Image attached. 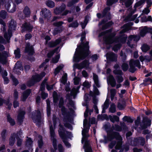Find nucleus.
Listing matches in <instances>:
<instances>
[{
    "label": "nucleus",
    "instance_id": "f257e3e1",
    "mask_svg": "<svg viewBox=\"0 0 152 152\" xmlns=\"http://www.w3.org/2000/svg\"><path fill=\"white\" fill-rule=\"evenodd\" d=\"M114 139L118 140L115 148L116 150H118L123 145L122 138L119 132L114 131L107 132V137H105L104 138L105 143H107L108 141H111Z\"/></svg>",
    "mask_w": 152,
    "mask_h": 152
},
{
    "label": "nucleus",
    "instance_id": "f03ea898",
    "mask_svg": "<svg viewBox=\"0 0 152 152\" xmlns=\"http://www.w3.org/2000/svg\"><path fill=\"white\" fill-rule=\"evenodd\" d=\"M141 118L140 116H138L137 119L134 121L135 125L136 127L135 129L139 126L140 127H138L137 129V131L139 132L142 130L147 129L150 127L151 124V120L147 116H144L143 117L142 121H141Z\"/></svg>",
    "mask_w": 152,
    "mask_h": 152
},
{
    "label": "nucleus",
    "instance_id": "7ed1b4c3",
    "mask_svg": "<svg viewBox=\"0 0 152 152\" xmlns=\"http://www.w3.org/2000/svg\"><path fill=\"white\" fill-rule=\"evenodd\" d=\"M59 129L58 130V133L60 137L62 139L63 142L65 145L68 148H70L71 146L70 144L67 140V137L66 132L68 136H70L71 135V133L68 131H66L65 128L60 123L58 125Z\"/></svg>",
    "mask_w": 152,
    "mask_h": 152
},
{
    "label": "nucleus",
    "instance_id": "20e7f679",
    "mask_svg": "<svg viewBox=\"0 0 152 152\" xmlns=\"http://www.w3.org/2000/svg\"><path fill=\"white\" fill-rule=\"evenodd\" d=\"M64 98L61 97L60 98L58 104V107L61 108L62 115L64 117V120H67L71 122L72 120L71 115L70 112L68 111L67 108L64 106Z\"/></svg>",
    "mask_w": 152,
    "mask_h": 152
},
{
    "label": "nucleus",
    "instance_id": "39448f33",
    "mask_svg": "<svg viewBox=\"0 0 152 152\" xmlns=\"http://www.w3.org/2000/svg\"><path fill=\"white\" fill-rule=\"evenodd\" d=\"M31 118L33 122L36 124L39 127L41 126L42 115L40 111L39 110H35L31 113Z\"/></svg>",
    "mask_w": 152,
    "mask_h": 152
},
{
    "label": "nucleus",
    "instance_id": "423d86ee",
    "mask_svg": "<svg viewBox=\"0 0 152 152\" xmlns=\"http://www.w3.org/2000/svg\"><path fill=\"white\" fill-rule=\"evenodd\" d=\"M50 140L52 141V145L54 149H51L50 152H56L58 148L57 145V140L56 139V136L54 129L52 125L50 127Z\"/></svg>",
    "mask_w": 152,
    "mask_h": 152
},
{
    "label": "nucleus",
    "instance_id": "0eeeda50",
    "mask_svg": "<svg viewBox=\"0 0 152 152\" xmlns=\"http://www.w3.org/2000/svg\"><path fill=\"white\" fill-rule=\"evenodd\" d=\"M89 43L87 42L85 43H83V51L80 52V59L81 60H83L87 57L89 55Z\"/></svg>",
    "mask_w": 152,
    "mask_h": 152
},
{
    "label": "nucleus",
    "instance_id": "6e6552de",
    "mask_svg": "<svg viewBox=\"0 0 152 152\" xmlns=\"http://www.w3.org/2000/svg\"><path fill=\"white\" fill-rule=\"evenodd\" d=\"M26 114V113L25 110H19L17 116V120L18 123L20 126L23 123Z\"/></svg>",
    "mask_w": 152,
    "mask_h": 152
},
{
    "label": "nucleus",
    "instance_id": "1a4fd4ad",
    "mask_svg": "<svg viewBox=\"0 0 152 152\" xmlns=\"http://www.w3.org/2000/svg\"><path fill=\"white\" fill-rule=\"evenodd\" d=\"M17 22L14 20L12 19L8 22V32L9 35L12 34V31L15 30L17 27Z\"/></svg>",
    "mask_w": 152,
    "mask_h": 152
},
{
    "label": "nucleus",
    "instance_id": "9d476101",
    "mask_svg": "<svg viewBox=\"0 0 152 152\" xmlns=\"http://www.w3.org/2000/svg\"><path fill=\"white\" fill-rule=\"evenodd\" d=\"M33 28V26L30 23L26 22L24 23L21 27L22 32L27 31L29 33L32 31Z\"/></svg>",
    "mask_w": 152,
    "mask_h": 152
},
{
    "label": "nucleus",
    "instance_id": "9b49d317",
    "mask_svg": "<svg viewBox=\"0 0 152 152\" xmlns=\"http://www.w3.org/2000/svg\"><path fill=\"white\" fill-rule=\"evenodd\" d=\"M24 51L25 53H28L30 56H32L35 53L34 48L33 46L31 45L29 42L26 44Z\"/></svg>",
    "mask_w": 152,
    "mask_h": 152
},
{
    "label": "nucleus",
    "instance_id": "f8f14e48",
    "mask_svg": "<svg viewBox=\"0 0 152 152\" xmlns=\"http://www.w3.org/2000/svg\"><path fill=\"white\" fill-rule=\"evenodd\" d=\"M8 56V54L7 51H4L1 53H0V62L3 65L6 64L7 59Z\"/></svg>",
    "mask_w": 152,
    "mask_h": 152
},
{
    "label": "nucleus",
    "instance_id": "ddd939ff",
    "mask_svg": "<svg viewBox=\"0 0 152 152\" xmlns=\"http://www.w3.org/2000/svg\"><path fill=\"white\" fill-rule=\"evenodd\" d=\"M46 75L44 72H41L40 74H37L32 76L31 78L36 83L39 82Z\"/></svg>",
    "mask_w": 152,
    "mask_h": 152
},
{
    "label": "nucleus",
    "instance_id": "4468645a",
    "mask_svg": "<svg viewBox=\"0 0 152 152\" xmlns=\"http://www.w3.org/2000/svg\"><path fill=\"white\" fill-rule=\"evenodd\" d=\"M23 13L24 15V16H22L20 17L21 19H23L26 18H29L30 17L31 15V12L30 8L27 6L25 7L23 10Z\"/></svg>",
    "mask_w": 152,
    "mask_h": 152
},
{
    "label": "nucleus",
    "instance_id": "2eb2a0df",
    "mask_svg": "<svg viewBox=\"0 0 152 152\" xmlns=\"http://www.w3.org/2000/svg\"><path fill=\"white\" fill-rule=\"evenodd\" d=\"M61 41V38H59L56 39L55 41L51 40L49 42L47 45L50 48H53L56 47L57 45L59 44Z\"/></svg>",
    "mask_w": 152,
    "mask_h": 152
},
{
    "label": "nucleus",
    "instance_id": "dca6fc26",
    "mask_svg": "<svg viewBox=\"0 0 152 152\" xmlns=\"http://www.w3.org/2000/svg\"><path fill=\"white\" fill-rule=\"evenodd\" d=\"M117 56L113 52L108 54L107 56V59L110 62H116L117 61Z\"/></svg>",
    "mask_w": 152,
    "mask_h": 152
},
{
    "label": "nucleus",
    "instance_id": "f3484780",
    "mask_svg": "<svg viewBox=\"0 0 152 152\" xmlns=\"http://www.w3.org/2000/svg\"><path fill=\"white\" fill-rule=\"evenodd\" d=\"M83 148L85 152H93L92 147L88 140H86L83 145Z\"/></svg>",
    "mask_w": 152,
    "mask_h": 152
},
{
    "label": "nucleus",
    "instance_id": "a211bd4d",
    "mask_svg": "<svg viewBox=\"0 0 152 152\" xmlns=\"http://www.w3.org/2000/svg\"><path fill=\"white\" fill-rule=\"evenodd\" d=\"M31 92V90L30 89H27L23 91L21 98V101L23 102H25Z\"/></svg>",
    "mask_w": 152,
    "mask_h": 152
},
{
    "label": "nucleus",
    "instance_id": "6ab92c4d",
    "mask_svg": "<svg viewBox=\"0 0 152 152\" xmlns=\"http://www.w3.org/2000/svg\"><path fill=\"white\" fill-rule=\"evenodd\" d=\"M40 14L45 18H49L51 15L50 11L46 8L42 9Z\"/></svg>",
    "mask_w": 152,
    "mask_h": 152
},
{
    "label": "nucleus",
    "instance_id": "aec40b11",
    "mask_svg": "<svg viewBox=\"0 0 152 152\" xmlns=\"http://www.w3.org/2000/svg\"><path fill=\"white\" fill-rule=\"evenodd\" d=\"M27 138L25 142V146L27 147L28 149V151H31L33 150L32 149V143L33 141L32 140L31 138V137H27Z\"/></svg>",
    "mask_w": 152,
    "mask_h": 152
},
{
    "label": "nucleus",
    "instance_id": "412c9836",
    "mask_svg": "<svg viewBox=\"0 0 152 152\" xmlns=\"http://www.w3.org/2000/svg\"><path fill=\"white\" fill-rule=\"evenodd\" d=\"M129 65H130L135 67H137L139 69L141 68L140 63L138 60H131L129 63Z\"/></svg>",
    "mask_w": 152,
    "mask_h": 152
},
{
    "label": "nucleus",
    "instance_id": "4be33fe9",
    "mask_svg": "<svg viewBox=\"0 0 152 152\" xmlns=\"http://www.w3.org/2000/svg\"><path fill=\"white\" fill-rule=\"evenodd\" d=\"M65 9V6H61L58 7H56L54 10V12L56 15L61 14Z\"/></svg>",
    "mask_w": 152,
    "mask_h": 152
},
{
    "label": "nucleus",
    "instance_id": "5701e85b",
    "mask_svg": "<svg viewBox=\"0 0 152 152\" xmlns=\"http://www.w3.org/2000/svg\"><path fill=\"white\" fill-rule=\"evenodd\" d=\"M17 136L15 133H14L13 134H11L9 139V145L12 146H13L15 142V138Z\"/></svg>",
    "mask_w": 152,
    "mask_h": 152
},
{
    "label": "nucleus",
    "instance_id": "b1692460",
    "mask_svg": "<svg viewBox=\"0 0 152 152\" xmlns=\"http://www.w3.org/2000/svg\"><path fill=\"white\" fill-rule=\"evenodd\" d=\"M7 121L8 122L11 126H13L15 124L14 119L12 118L9 113H8L7 115Z\"/></svg>",
    "mask_w": 152,
    "mask_h": 152
},
{
    "label": "nucleus",
    "instance_id": "393cba45",
    "mask_svg": "<svg viewBox=\"0 0 152 152\" xmlns=\"http://www.w3.org/2000/svg\"><path fill=\"white\" fill-rule=\"evenodd\" d=\"M80 58V52H75L73 57L74 61L76 63L79 62L80 60H81Z\"/></svg>",
    "mask_w": 152,
    "mask_h": 152
},
{
    "label": "nucleus",
    "instance_id": "a878e982",
    "mask_svg": "<svg viewBox=\"0 0 152 152\" xmlns=\"http://www.w3.org/2000/svg\"><path fill=\"white\" fill-rule=\"evenodd\" d=\"M151 28H147L145 26L144 28L141 30L140 32V36L142 37H144L147 33L148 30H150Z\"/></svg>",
    "mask_w": 152,
    "mask_h": 152
},
{
    "label": "nucleus",
    "instance_id": "bb28decb",
    "mask_svg": "<svg viewBox=\"0 0 152 152\" xmlns=\"http://www.w3.org/2000/svg\"><path fill=\"white\" fill-rule=\"evenodd\" d=\"M107 21V19H104L101 20L100 22L99 23V25L103 24V25L102 26L101 28L102 30H104L105 29L108 28L105 24V23Z\"/></svg>",
    "mask_w": 152,
    "mask_h": 152
},
{
    "label": "nucleus",
    "instance_id": "cd10ccee",
    "mask_svg": "<svg viewBox=\"0 0 152 152\" xmlns=\"http://www.w3.org/2000/svg\"><path fill=\"white\" fill-rule=\"evenodd\" d=\"M108 118L109 119L110 121L113 123H114L115 121L118 122L119 120V117L115 115H113V116L111 115H109Z\"/></svg>",
    "mask_w": 152,
    "mask_h": 152
},
{
    "label": "nucleus",
    "instance_id": "c85d7f7f",
    "mask_svg": "<svg viewBox=\"0 0 152 152\" xmlns=\"http://www.w3.org/2000/svg\"><path fill=\"white\" fill-rule=\"evenodd\" d=\"M86 106V110L84 113V117L86 118L88 116V113L89 112V113L90 115H91V112H93V110H90L88 108V105L87 104H86L85 105Z\"/></svg>",
    "mask_w": 152,
    "mask_h": 152
},
{
    "label": "nucleus",
    "instance_id": "c756f323",
    "mask_svg": "<svg viewBox=\"0 0 152 152\" xmlns=\"http://www.w3.org/2000/svg\"><path fill=\"white\" fill-rule=\"evenodd\" d=\"M108 79L110 81V84L111 86L114 87L116 84V81L113 76L112 75H110L108 77Z\"/></svg>",
    "mask_w": 152,
    "mask_h": 152
},
{
    "label": "nucleus",
    "instance_id": "7c9ffc66",
    "mask_svg": "<svg viewBox=\"0 0 152 152\" xmlns=\"http://www.w3.org/2000/svg\"><path fill=\"white\" fill-rule=\"evenodd\" d=\"M89 131V130L86 129V128H84L82 130V134L83 137L85 142L86 140H88V136H87L86 134Z\"/></svg>",
    "mask_w": 152,
    "mask_h": 152
},
{
    "label": "nucleus",
    "instance_id": "2f4dec72",
    "mask_svg": "<svg viewBox=\"0 0 152 152\" xmlns=\"http://www.w3.org/2000/svg\"><path fill=\"white\" fill-rule=\"evenodd\" d=\"M45 4L49 7L53 8L55 6V3L52 0H48L46 1Z\"/></svg>",
    "mask_w": 152,
    "mask_h": 152
},
{
    "label": "nucleus",
    "instance_id": "473e14b6",
    "mask_svg": "<svg viewBox=\"0 0 152 152\" xmlns=\"http://www.w3.org/2000/svg\"><path fill=\"white\" fill-rule=\"evenodd\" d=\"M20 62L18 61L15 64V69H14V70L15 69H18L21 71H23V67L21 64L19 63ZM15 71H17L16 70H15Z\"/></svg>",
    "mask_w": 152,
    "mask_h": 152
},
{
    "label": "nucleus",
    "instance_id": "72a5a7b5",
    "mask_svg": "<svg viewBox=\"0 0 152 152\" xmlns=\"http://www.w3.org/2000/svg\"><path fill=\"white\" fill-rule=\"evenodd\" d=\"M64 65L63 64L59 65L55 69L54 72L55 75H57L60 72V71L63 68Z\"/></svg>",
    "mask_w": 152,
    "mask_h": 152
},
{
    "label": "nucleus",
    "instance_id": "f704fd0d",
    "mask_svg": "<svg viewBox=\"0 0 152 152\" xmlns=\"http://www.w3.org/2000/svg\"><path fill=\"white\" fill-rule=\"evenodd\" d=\"M14 54L15 58H19L20 57V51L19 48H17V49L14 50Z\"/></svg>",
    "mask_w": 152,
    "mask_h": 152
},
{
    "label": "nucleus",
    "instance_id": "c9c22d12",
    "mask_svg": "<svg viewBox=\"0 0 152 152\" xmlns=\"http://www.w3.org/2000/svg\"><path fill=\"white\" fill-rule=\"evenodd\" d=\"M79 25V24L77 20H75L72 23H70L68 25V27H69L76 28Z\"/></svg>",
    "mask_w": 152,
    "mask_h": 152
},
{
    "label": "nucleus",
    "instance_id": "e433bc0d",
    "mask_svg": "<svg viewBox=\"0 0 152 152\" xmlns=\"http://www.w3.org/2000/svg\"><path fill=\"white\" fill-rule=\"evenodd\" d=\"M6 7V10L7 12H9L13 13L15 11V9H12L10 11H9L10 7L11 6L10 3L9 2L6 3L5 4Z\"/></svg>",
    "mask_w": 152,
    "mask_h": 152
},
{
    "label": "nucleus",
    "instance_id": "4c0bfd02",
    "mask_svg": "<svg viewBox=\"0 0 152 152\" xmlns=\"http://www.w3.org/2000/svg\"><path fill=\"white\" fill-rule=\"evenodd\" d=\"M141 49L143 52H146L150 49L149 46L147 44H143L141 48Z\"/></svg>",
    "mask_w": 152,
    "mask_h": 152
},
{
    "label": "nucleus",
    "instance_id": "58836bf2",
    "mask_svg": "<svg viewBox=\"0 0 152 152\" xmlns=\"http://www.w3.org/2000/svg\"><path fill=\"white\" fill-rule=\"evenodd\" d=\"M118 0H107L106 5L110 7L118 2Z\"/></svg>",
    "mask_w": 152,
    "mask_h": 152
},
{
    "label": "nucleus",
    "instance_id": "ea45409f",
    "mask_svg": "<svg viewBox=\"0 0 152 152\" xmlns=\"http://www.w3.org/2000/svg\"><path fill=\"white\" fill-rule=\"evenodd\" d=\"M120 55L121 57V59L124 63L125 62L126 60L127 56L125 53H124L122 51H121L120 53Z\"/></svg>",
    "mask_w": 152,
    "mask_h": 152
},
{
    "label": "nucleus",
    "instance_id": "a19ab883",
    "mask_svg": "<svg viewBox=\"0 0 152 152\" xmlns=\"http://www.w3.org/2000/svg\"><path fill=\"white\" fill-rule=\"evenodd\" d=\"M83 125L84 128H86V129H89L91 124L90 123H88V120L86 118L84 121Z\"/></svg>",
    "mask_w": 152,
    "mask_h": 152
},
{
    "label": "nucleus",
    "instance_id": "79ce46f5",
    "mask_svg": "<svg viewBox=\"0 0 152 152\" xmlns=\"http://www.w3.org/2000/svg\"><path fill=\"white\" fill-rule=\"evenodd\" d=\"M38 137L39 138V140L38 141V146L40 148H41L44 144L42 136L39 135Z\"/></svg>",
    "mask_w": 152,
    "mask_h": 152
},
{
    "label": "nucleus",
    "instance_id": "37998d69",
    "mask_svg": "<svg viewBox=\"0 0 152 152\" xmlns=\"http://www.w3.org/2000/svg\"><path fill=\"white\" fill-rule=\"evenodd\" d=\"M98 118L101 120H106L107 121L109 120V118L107 114L99 115H98Z\"/></svg>",
    "mask_w": 152,
    "mask_h": 152
},
{
    "label": "nucleus",
    "instance_id": "c03bdc74",
    "mask_svg": "<svg viewBox=\"0 0 152 152\" xmlns=\"http://www.w3.org/2000/svg\"><path fill=\"white\" fill-rule=\"evenodd\" d=\"M122 119L124 121L128 123H132L133 122V120L129 116H125Z\"/></svg>",
    "mask_w": 152,
    "mask_h": 152
},
{
    "label": "nucleus",
    "instance_id": "a18cd8bd",
    "mask_svg": "<svg viewBox=\"0 0 152 152\" xmlns=\"http://www.w3.org/2000/svg\"><path fill=\"white\" fill-rule=\"evenodd\" d=\"M145 2V0H140L135 4L134 6V8L136 9L137 7L141 6Z\"/></svg>",
    "mask_w": 152,
    "mask_h": 152
},
{
    "label": "nucleus",
    "instance_id": "49530a36",
    "mask_svg": "<svg viewBox=\"0 0 152 152\" xmlns=\"http://www.w3.org/2000/svg\"><path fill=\"white\" fill-rule=\"evenodd\" d=\"M67 73H64L61 77V82L65 84L67 82Z\"/></svg>",
    "mask_w": 152,
    "mask_h": 152
},
{
    "label": "nucleus",
    "instance_id": "de8ad7c7",
    "mask_svg": "<svg viewBox=\"0 0 152 152\" xmlns=\"http://www.w3.org/2000/svg\"><path fill=\"white\" fill-rule=\"evenodd\" d=\"M116 111L115 105L114 103H113L111 104L109 108V111L112 113H114L116 112Z\"/></svg>",
    "mask_w": 152,
    "mask_h": 152
},
{
    "label": "nucleus",
    "instance_id": "09e8293b",
    "mask_svg": "<svg viewBox=\"0 0 152 152\" xmlns=\"http://www.w3.org/2000/svg\"><path fill=\"white\" fill-rule=\"evenodd\" d=\"M121 67L124 72H126L129 69V65L127 63L124 62L122 64Z\"/></svg>",
    "mask_w": 152,
    "mask_h": 152
},
{
    "label": "nucleus",
    "instance_id": "8fccbe9b",
    "mask_svg": "<svg viewBox=\"0 0 152 152\" xmlns=\"http://www.w3.org/2000/svg\"><path fill=\"white\" fill-rule=\"evenodd\" d=\"M60 58V56L59 54L56 55L55 56L52 58L51 62L54 64H56L58 63Z\"/></svg>",
    "mask_w": 152,
    "mask_h": 152
},
{
    "label": "nucleus",
    "instance_id": "3c124183",
    "mask_svg": "<svg viewBox=\"0 0 152 152\" xmlns=\"http://www.w3.org/2000/svg\"><path fill=\"white\" fill-rule=\"evenodd\" d=\"M7 15V12L4 10H2L0 12V17L3 19H5Z\"/></svg>",
    "mask_w": 152,
    "mask_h": 152
},
{
    "label": "nucleus",
    "instance_id": "603ef678",
    "mask_svg": "<svg viewBox=\"0 0 152 152\" xmlns=\"http://www.w3.org/2000/svg\"><path fill=\"white\" fill-rule=\"evenodd\" d=\"M7 131L6 129H3L1 133V136L3 141H5L6 137Z\"/></svg>",
    "mask_w": 152,
    "mask_h": 152
},
{
    "label": "nucleus",
    "instance_id": "864d4df0",
    "mask_svg": "<svg viewBox=\"0 0 152 152\" xmlns=\"http://www.w3.org/2000/svg\"><path fill=\"white\" fill-rule=\"evenodd\" d=\"M122 102H123V104L120 102L118 103L117 107L120 110H123L125 106V102L124 101H122Z\"/></svg>",
    "mask_w": 152,
    "mask_h": 152
},
{
    "label": "nucleus",
    "instance_id": "5fc2aeb1",
    "mask_svg": "<svg viewBox=\"0 0 152 152\" xmlns=\"http://www.w3.org/2000/svg\"><path fill=\"white\" fill-rule=\"evenodd\" d=\"M151 79L150 77H148L145 78L143 80V82L142 83L141 85H144V86H146L148 85H149L147 83L148 82L150 81L151 83Z\"/></svg>",
    "mask_w": 152,
    "mask_h": 152
},
{
    "label": "nucleus",
    "instance_id": "6e6d98bb",
    "mask_svg": "<svg viewBox=\"0 0 152 152\" xmlns=\"http://www.w3.org/2000/svg\"><path fill=\"white\" fill-rule=\"evenodd\" d=\"M116 91L115 89H113L110 90V97L111 100H112L115 95Z\"/></svg>",
    "mask_w": 152,
    "mask_h": 152
},
{
    "label": "nucleus",
    "instance_id": "4d7b16f0",
    "mask_svg": "<svg viewBox=\"0 0 152 152\" xmlns=\"http://www.w3.org/2000/svg\"><path fill=\"white\" fill-rule=\"evenodd\" d=\"M134 0H127L125 2V5L126 7L128 8L131 6Z\"/></svg>",
    "mask_w": 152,
    "mask_h": 152
},
{
    "label": "nucleus",
    "instance_id": "13d9d810",
    "mask_svg": "<svg viewBox=\"0 0 152 152\" xmlns=\"http://www.w3.org/2000/svg\"><path fill=\"white\" fill-rule=\"evenodd\" d=\"M47 115L49 116L51 113V108L50 103H48L47 102Z\"/></svg>",
    "mask_w": 152,
    "mask_h": 152
},
{
    "label": "nucleus",
    "instance_id": "bf43d9fd",
    "mask_svg": "<svg viewBox=\"0 0 152 152\" xmlns=\"http://www.w3.org/2000/svg\"><path fill=\"white\" fill-rule=\"evenodd\" d=\"M84 67H87L89 66V60L85 59L82 62H81Z\"/></svg>",
    "mask_w": 152,
    "mask_h": 152
},
{
    "label": "nucleus",
    "instance_id": "052dcab7",
    "mask_svg": "<svg viewBox=\"0 0 152 152\" xmlns=\"http://www.w3.org/2000/svg\"><path fill=\"white\" fill-rule=\"evenodd\" d=\"M110 9V8L109 7H107L104 9L102 13V14L104 17L106 16L107 12L109 11Z\"/></svg>",
    "mask_w": 152,
    "mask_h": 152
},
{
    "label": "nucleus",
    "instance_id": "680f3d73",
    "mask_svg": "<svg viewBox=\"0 0 152 152\" xmlns=\"http://www.w3.org/2000/svg\"><path fill=\"white\" fill-rule=\"evenodd\" d=\"M36 83L31 78V79L29 80L27 83V86L29 87L32 86Z\"/></svg>",
    "mask_w": 152,
    "mask_h": 152
},
{
    "label": "nucleus",
    "instance_id": "e2e57ef3",
    "mask_svg": "<svg viewBox=\"0 0 152 152\" xmlns=\"http://www.w3.org/2000/svg\"><path fill=\"white\" fill-rule=\"evenodd\" d=\"M139 143L142 146L144 145L145 143V138L142 137H139Z\"/></svg>",
    "mask_w": 152,
    "mask_h": 152
},
{
    "label": "nucleus",
    "instance_id": "0e129e2a",
    "mask_svg": "<svg viewBox=\"0 0 152 152\" xmlns=\"http://www.w3.org/2000/svg\"><path fill=\"white\" fill-rule=\"evenodd\" d=\"M113 73L116 75H122L123 73L122 70L121 69H115L113 71Z\"/></svg>",
    "mask_w": 152,
    "mask_h": 152
},
{
    "label": "nucleus",
    "instance_id": "69168bd1",
    "mask_svg": "<svg viewBox=\"0 0 152 152\" xmlns=\"http://www.w3.org/2000/svg\"><path fill=\"white\" fill-rule=\"evenodd\" d=\"M61 31V29L58 27L55 28L53 31V34L54 35H56L59 33H60Z\"/></svg>",
    "mask_w": 152,
    "mask_h": 152
},
{
    "label": "nucleus",
    "instance_id": "338daca9",
    "mask_svg": "<svg viewBox=\"0 0 152 152\" xmlns=\"http://www.w3.org/2000/svg\"><path fill=\"white\" fill-rule=\"evenodd\" d=\"M56 95L54 94L53 96V102L55 104L58 103L59 99V96L57 93L55 92Z\"/></svg>",
    "mask_w": 152,
    "mask_h": 152
},
{
    "label": "nucleus",
    "instance_id": "774afa93",
    "mask_svg": "<svg viewBox=\"0 0 152 152\" xmlns=\"http://www.w3.org/2000/svg\"><path fill=\"white\" fill-rule=\"evenodd\" d=\"M58 150L59 152H64V148L62 145L59 143L58 145Z\"/></svg>",
    "mask_w": 152,
    "mask_h": 152
}]
</instances>
